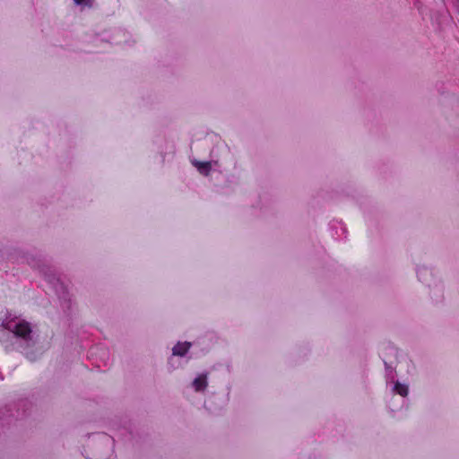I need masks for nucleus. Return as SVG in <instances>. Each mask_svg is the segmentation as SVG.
<instances>
[{
  "instance_id": "6e6552de",
  "label": "nucleus",
  "mask_w": 459,
  "mask_h": 459,
  "mask_svg": "<svg viewBox=\"0 0 459 459\" xmlns=\"http://www.w3.org/2000/svg\"><path fill=\"white\" fill-rule=\"evenodd\" d=\"M191 347V343L188 342H178L172 349V354L175 356L184 357L189 348Z\"/></svg>"
},
{
  "instance_id": "dca6fc26",
  "label": "nucleus",
  "mask_w": 459,
  "mask_h": 459,
  "mask_svg": "<svg viewBox=\"0 0 459 459\" xmlns=\"http://www.w3.org/2000/svg\"><path fill=\"white\" fill-rule=\"evenodd\" d=\"M95 459H107V457L99 456V457H96Z\"/></svg>"
},
{
  "instance_id": "9d476101",
  "label": "nucleus",
  "mask_w": 459,
  "mask_h": 459,
  "mask_svg": "<svg viewBox=\"0 0 459 459\" xmlns=\"http://www.w3.org/2000/svg\"><path fill=\"white\" fill-rule=\"evenodd\" d=\"M393 391L395 394H400L402 397H406L409 394L408 385L402 384L399 381H394Z\"/></svg>"
},
{
  "instance_id": "ddd939ff",
  "label": "nucleus",
  "mask_w": 459,
  "mask_h": 459,
  "mask_svg": "<svg viewBox=\"0 0 459 459\" xmlns=\"http://www.w3.org/2000/svg\"><path fill=\"white\" fill-rule=\"evenodd\" d=\"M340 230L342 231V234H346V229L343 228L342 226L340 227Z\"/></svg>"
},
{
  "instance_id": "f03ea898",
  "label": "nucleus",
  "mask_w": 459,
  "mask_h": 459,
  "mask_svg": "<svg viewBox=\"0 0 459 459\" xmlns=\"http://www.w3.org/2000/svg\"><path fill=\"white\" fill-rule=\"evenodd\" d=\"M27 263L32 268H38L44 275L46 281L51 285L60 301V306L65 315L70 317L73 314L74 302L67 287L61 281L56 269L48 264V260L41 256L29 255L26 257Z\"/></svg>"
},
{
  "instance_id": "2eb2a0df",
  "label": "nucleus",
  "mask_w": 459,
  "mask_h": 459,
  "mask_svg": "<svg viewBox=\"0 0 459 459\" xmlns=\"http://www.w3.org/2000/svg\"><path fill=\"white\" fill-rule=\"evenodd\" d=\"M335 234L337 235V237H335L336 238H342V236L340 235V231H335Z\"/></svg>"
},
{
  "instance_id": "f3484780",
  "label": "nucleus",
  "mask_w": 459,
  "mask_h": 459,
  "mask_svg": "<svg viewBox=\"0 0 459 459\" xmlns=\"http://www.w3.org/2000/svg\"><path fill=\"white\" fill-rule=\"evenodd\" d=\"M458 13H459V0H458Z\"/></svg>"
},
{
  "instance_id": "f8f14e48",
  "label": "nucleus",
  "mask_w": 459,
  "mask_h": 459,
  "mask_svg": "<svg viewBox=\"0 0 459 459\" xmlns=\"http://www.w3.org/2000/svg\"><path fill=\"white\" fill-rule=\"evenodd\" d=\"M95 0H74V3L76 5L80 6H87L89 8H91L93 6Z\"/></svg>"
},
{
  "instance_id": "20e7f679",
  "label": "nucleus",
  "mask_w": 459,
  "mask_h": 459,
  "mask_svg": "<svg viewBox=\"0 0 459 459\" xmlns=\"http://www.w3.org/2000/svg\"><path fill=\"white\" fill-rule=\"evenodd\" d=\"M417 277L420 281L431 288L434 281H439L435 274L434 270L428 266H420L417 268Z\"/></svg>"
},
{
  "instance_id": "423d86ee",
  "label": "nucleus",
  "mask_w": 459,
  "mask_h": 459,
  "mask_svg": "<svg viewBox=\"0 0 459 459\" xmlns=\"http://www.w3.org/2000/svg\"><path fill=\"white\" fill-rule=\"evenodd\" d=\"M207 385V373L198 375L192 382V386L196 392H204Z\"/></svg>"
},
{
  "instance_id": "7ed1b4c3",
  "label": "nucleus",
  "mask_w": 459,
  "mask_h": 459,
  "mask_svg": "<svg viewBox=\"0 0 459 459\" xmlns=\"http://www.w3.org/2000/svg\"><path fill=\"white\" fill-rule=\"evenodd\" d=\"M30 403L27 400H19L6 404L0 409V420L2 424H11L13 421L22 420L27 415Z\"/></svg>"
},
{
  "instance_id": "f257e3e1",
  "label": "nucleus",
  "mask_w": 459,
  "mask_h": 459,
  "mask_svg": "<svg viewBox=\"0 0 459 459\" xmlns=\"http://www.w3.org/2000/svg\"><path fill=\"white\" fill-rule=\"evenodd\" d=\"M38 326L7 311L0 324V343L6 352L17 351L30 361L39 359L48 347Z\"/></svg>"
},
{
  "instance_id": "0eeeda50",
  "label": "nucleus",
  "mask_w": 459,
  "mask_h": 459,
  "mask_svg": "<svg viewBox=\"0 0 459 459\" xmlns=\"http://www.w3.org/2000/svg\"><path fill=\"white\" fill-rule=\"evenodd\" d=\"M98 445L100 446H106L108 452H110L113 449L114 438L105 433L98 434Z\"/></svg>"
},
{
  "instance_id": "9b49d317",
  "label": "nucleus",
  "mask_w": 459,
  "mask_h": 459,
  "mask_svg": "<svg viewBox=\"0 0 459 459\" xmlns=\"http://www.w3.org/2000/svg\"><path fill=\"white\" fill-rule=\"evenodd\" d=\"M385 370V377L387 381L394 382L395 377L394 368L392 367L389 363L384 360Z\"/></svg>"
},
{
  "instance_id": "4468645a",
  "label": "nucleus",
  "mask_w": 459,
  "mask_h": 459,
  "mask_svg": "<svg viewBox=\"0 0 459 459\" xmlns=\"http://www.w3.org/2000/svg\"><path fill=\"white\" fill-rule=\"evenodd\" d=\"M335 234L337 235V237H335L336 238H342V236L340 235V231H335Z\"/></svg>"
},
{
  "instance_id": "39448f33",
  "label": "nucleus",
  "mask_w": 459,
  "mask_h": 459,
  "mask_svg": "<svg viewBox=\"0 0 459 459\" xmlns=\"http://www.w3.org/2000/svg\"><path fill=\"white\" fill-rule=\"evenodd\" d=\"M430 289V297L434 302H441L444 299V286L440 281H434Z\"/></svg>"
},
{
  "instance_id": "1a4fd4ad",
  "label": "nucleus",
  "mask_w": 459,
  "mask_h": 459,
  "mask_svg": "<svg viewBox=\"0 0 459 459\" xmlns=\"http://www.w3.org/2000/svg\"><path fill=\"white\" fill-rule=\"evenodd\" d=\"M192 163L197 169L198 172L204 176H208L212 170L211 161L193 160Z\"/></svg>"
}]
</instances>
